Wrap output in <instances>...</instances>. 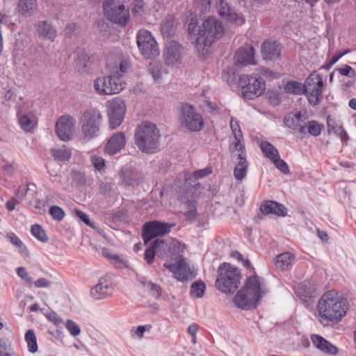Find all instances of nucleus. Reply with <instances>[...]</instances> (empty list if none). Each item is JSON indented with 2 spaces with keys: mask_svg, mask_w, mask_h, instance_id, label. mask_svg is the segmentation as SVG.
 <instances>
[{
  "mask_svg": "<svg viewBox=\"0 0 356 356\" xmlns=\"http://www.w3.org/2000/svg\"><path fill=\"white\" fill-rule=\"evenodd\" d=\"M259 147L264 155L270 161L280 155L277 149L267 140L259 141Z\"/></svg>",
  "mask_w": 356,
  "mask_h": 356,
  "instance_id": "obj_36",
  "label": "nucleus"
},
{
  "mask_svg": "<svg viewBox=\"0 0 356 356\" xmlns=\"http://www.w3.org/2000/svg\"><path fill=\"white\" fill-rule=\"evenodd\" d=\"M212 0H194L195 6L203 12L210 10Z\"/></svg>",
  "mask_w": 356,
  "mask_h": 356,
  "instance_id": "obj_55",
  "label": "nucleus"
},
{
  "mask_svg": "<svg viewBox=\"0 0 356 356\" xmlns=\"http://www.w3.org/2000/svg\"><path fill=\"white\" fill-rule=\"evenodd\" d=\"M216 288L223 293H233L241 284V273L234 266L224 263L218 267Z\"/></svg>",
  "mask_w": 356,
  "mask_h": 356,
  "instance_id": "obj_7",
  "label": "nucleus"
},
{
  "mask_svg": "<svg viewBox=\"0 0 356 356\" xmlns=\"http://www.w3.org/2000/svg\"><path fill=\"white\" fill-rule=\"evenodd\" d=\"M126 143L125 135L122 132L114 134L108 140L104 146V152L108 155H114L118 153Z\"/></svg>",
  "mask_w": 356,
  "mask_h": 356,
  "instance_id": "obj_23",
  "label": "nucleus"
},
{
  "mask_svg": "<svg viewBox=\"0 0 356 356\" xmlns=\"http://www.w3.org/2000/svg\"><path fill=\"white\" fill-rule=\"evenodd\" d=\"M24 339L27 343L28 350L30 353H35L38 351L37 339L33 330H28L25 334Z\"/></svg>",
  "mask_w": 356,
  "mask_h": 356,
  "instance_id": "obj_40",
  "label": "nucleus"
},
{
  "mask_svg": "<svg viewBox=\"0 0 356 356\" xmlns=\"http://www.w3.org/2000/svg\"><path fill=\"white\" fill-rule=\"evenodd\" d=\"M260 211L264 214H275L279 216H285L287 214L285 207L275 201H266L260 207Z\"/></svg>",
  "mask_w": 356,
  "mask_h": 356,
  "instance_id": "obj_30",
  "label": "nucleus"
},
{
  "mask_svg": "<svg viewBox=\"0 0 356 356\" xmlns=\"http://www.w3.org/2000/svg\"><path fill=\"white\" fill-rule=\"evenodd\" d=\"M235 163L234 169V175L237 180H242L247 174L248 163L246 160V156H240L232 159Z\"/></svg>",
  "mask_w": 356,
  "mask_h": 356,
  "instance_id": "obj_33",
  "label": "nucleus"
},
{
  "mask_svg": "<svg viewBox=\"0 0 356 356\" xmlns=\"http://www.w3.org/2000/svg\"><path fill=\"white\" fill-rule=\"evenodd\" d=\"M31 234L33 236L36 238L38 241L41 242L47 241V236L46 235L45 232L39 225H34L31 227Z\"/></svg>",
  "mask_w": 356,
  "mask_h": 356,
  "instance_id": "obj_46",
  "label": "nucleus"
},
{
  "mask_svg": "<svg viewBox=\"0 0 356 356\" xmlns=\"http://www.w3.org/2000/svg\"><path fill=\"white\" fill-rule=\"evenodd\" d=\"M224 32L222 22L213 16L207 17L201 25L195 16L188 24L189 38L194 43L202 59H206L211 54V44L215 40L220 38Z\"/></svg>",
  "mask_w": 356,
  "mask_h": 356,
  "instance_id": "obj_1",
  "label": "nucleus"
},
{
  "mask_svg": "<svg viewBox=\"0 0 356 356\" xmlns=\"http://www.w3.org/2000/svg\"><path fill=\"white\" fill-rule=\"evenodd\" d=\"M75 216L90 227H93L87 214L79 210H74Z\"/></svg>",
  "mask_w": 356,
  "mask_h": 356,
  "instance_id": "obj_59",
  "label": "nucleus"
},
{
  "mask_svg": "<svg viewBox=\"0 0 356 356\" xmlns=\"http://www.w3.org/2000/svg\"><path fill=\"white\" fill-rule=\"evenodd\" d=\"M177 22L174 13L167 14L161 20L160 31L165 38L170 37L175 34L177 29Z\"/></svg>",
  "mask_w": 356,
  "mask_h": 356,
  "instance_id": "obj_26",
  "label": "nucleus"
},
{
  "mask_svg": "<svg viewBox=\"0 0 356 356\" xmlns=\"http://www.w3.org/2000/svg\"><path fill=\"white\" fill-rule=\"evenodd\" d=\"M136 42L141 55L145 58L153 59L159 55V45L149 31L145 29L138 31Z\"/></svg>",
  "mask_w": 356,
  "mask_h": 356,
  "instance_id": "obj_10",
  "label": "nucleus"
},
{
  "mask_svg": "<svg viewBox=\"0 0 356 356\" xmlns=\"http://www.w3.org/2000/svg\"><path fill=\"white\" fill-rule=\"evenodd\" d=\"M202 106L203 109L207 112H213L217 108L216 104L209 100H205L202 104Z\"/></svg>",
  "mask_w": 356,
  "mask_h": 356,
  "instance_id": "obj_62",
  "label": "nucleus"
},
{
  "mask_svg": "<svg viewBox=\"0 0 356 356\" xmlns=\"http://www.w3.org/2000/svg\"><path fill=\"white\" fill-rule=\"evenodd\" d=\"M102 124V115L97 109L90 108L84 111L79 118V137L85 143L99 136Z\"/></svg>",
  "mask_w": 356,
  "mask_h": 356,
  "instance_id": "obj_5",
  "label": "nucleus"
},
{
  "mask_svg": "<svg viewBox=\"0 0 356 356\" xmlns=\"http://www.w3.org/2000/svg\"><path fill=\"white\" fill-rule=\"evenodd\" d=\"M19 124L26 132L33 131L37 125V118L32 109L22 108L17 113Z\"/></svg>",
  "mask_w": 356,
  "mask_h": 356,
  "instance_id": "obj_21",
  "label": "nucleus"
},
{
  "mask_svg": "<svg viewBox=\"0 0 356 356\" xmlns=\"http://www.w3.org/2000/svg\"><path fill=\"white\" fill-rule=\"evenodd\" d=\"M294 260V254L286 252L277 255L274 259V263L277 268L280 270H285L291 267Z\"/></svg>",
  "mask_w": 356,
  "mask_h": 356,
  "instance_id": "obj_32",
  "label": "nucleus"
},
{
  "mask_svg": "<svg viewBox=\"0 0 356 356\" xmlns=\"http://www.w3.org/2000/svg\"><path fill=\"white\" fill-rule=\"evenodd\" d=\"M306 134H309L313 136H318L320 135L322 127L321 124L316 121L312 120L308 122H305Z\"/></svg>",
  "mask_w": 356,
  "mask_h": 356,
  "instance_id": "obj_44",
  "label": "nucleus"
},
{
  "mask_svg": "<svg viewBox=\"0 0 356 356\" xmlns=\"http://www.w3.org/2000/svg\"><path fill=\"white\" fill-rule=\"evenodd\" d=\"M306 118L300 113H290L284 119L285 125L292 129L297 130L301 134H306Z\"/></svg>",
  "mask_w": 356,
  "mask_h": 356,
  "instance_id": "obj_25",
  "label": "nucleus"
},
{
  "mask_svg": "<svg viewBox=\"0 0 356 356\" xmlns=\"http://www.w3.org/2000/svg\"><path fill=\"white\" fill-rule=\"evenodd\" d=\"M51 154L54 160L65 161L70 159L72 155L71 149L65 145L56 147L51 149Z\"/></svg>",
  "mask_w": 356,
  "mask_h": 356,
  "instance_id": "obj_35",
  "label": "nucleus"
},
{
  "mask_svg": "<svg viewBox=\"0 0 356 356\" xmlns=\"http://www.w3.org/2000/svg\"><path fill=\"white\" fill-rule=\"evenodd\" d=\"M238 85L244 98L253 99L261 96L266 90V82L255 74H243L239 77Z\"/></svg>",
  "mask_w": 356,
  "mask_h": 356,
  "instance_id": "obj_8",
  "label": "nucleus"
},
{
  "mask_svg": "<svg viewBox=\"0 0 356 356\" xmlns=\"http://www.w3.org/2000/svg\"><path fill=\"white\" fill-rule=\"evenodd\" d=\"M315 293V289L309 283H302L296 288V295L302 300L307 301L313 297Z\"/></svg>",
  "mask_w": 356,
  "mask_h": 356,
  "instance_id": "obj_34",
  "label": "nucleus"
},
{
  "mask_svg": "<svg viewBox=\"0 0 356 356\" xmlns=\"http://www.w3.org/2000/svg\"><path fill=\"white\" fill-rule=\"evenodd\" d=\"M231 255L232 257L236 259L238 261H241L245 267H250V261L248 259H244L243 255L240 252L235 251L232 252Z\"/></svg>",
  "mask_w": 356,
  "mask_h": 356,
  "instance_id": "obj_61",
  "label": "nucleus"
},
{
  "mask_svg": "<svg viewBox=\"0 0 356 356\" xmlns=\"http://www.w3.org/2000/svg\"><path fill=\"white\" fill-rule=\"evenodd\" d=\"M156 126L149 122L140 124L135 134L136 143L142 152L153 153L159 147V134Z\"/></svg>",
  "mask_w": 356,
  "mask_h": 356,
  "instance_id": "obj_6",
  "label": "nucleus"
},
{
  "mask_svg": "<svg viewBox=\"0 0 356 356\" xmlns=\"http://www.w3.org/2000/svg\"><path fill=\"white\" fill-rule=\"evenodd\" d=\"M205 284L200 281L193 283L191 286V294L195 298H202L205 291Z\"/></svg>",
  "mask_w": 356,
  "mask_h": 356,
  "instance_id": "obj_48",
  "label": "nucleus"
},
{
  "mask_svg": "<svg viewBox=\"0 0 356 356\" xmlns=\"http://www.w3.org/2000/svg\"><path fill=\"white\" fill-rule=\"evenodd\" d=\"M12 349V341L9 339L0 338V355Z\"/></svg>",
  "mask_w": 356,
  "mask_h": 356,
  "instance_id": "obj_57",
  "label": "nucleus"
},
{
  "mask_svg": "<svg viewBox=\"0 0 356 356\" xmlns=\"http://www.w3.org/2000/svg\"><path fill=\"white\" fill-rule=\"evenodd\" d=\"M149 71L153 79L157 82H161L165 74V71L162 64L157 62L151 63L149 64Z\"/></svg>",
  "mask_w": 356,
  "mask_h": 356,
  "instance_id": "obj_38",
  "label": "nucleus"
},
{
  "mask_svg": "<svg viewBox=\"0 0 356 356\" xmlns=\"http://www.w3.org/2000/svg\"><path fill=\"white\" fill-rule=\"evenodd\" d=\"M38 34L47 39L53 40L56 37L55 29L47 22H40L38 25Z\"/></svg>",
  "mask_w": 356,
  "mask_h": 356,
  "instance_id": "obj_37",
  "label": "nucleus"
},
{
  "mask_svg": "<svg viewBox=\"0 0 356 356\" xmlns=\"http://www.w3.org/2000/svg\"><path fill=\"white\" fill-rule=\"evenodd\" d=\"M229 152L232 159L246 156L243 135L238 133L230 138Z\"/></svg>",
  "mask_w": 356,
  "mask_h": 356,
  "instance_id": "obj_27",
  "label": "nucleus"
},
{
  "mask_svg": "<svg viewBox=\"0 0 356 356\" xmlns=\"http://www.w3.org/2000/svg\"><path fill=\"white\" fill-rule=\"evenodd\" d=\"M152 325L147 324L145 325H140L137 327L135 330H132L131 332L133 336H136L138 339H142L145 332H148L151 330Z\"/></svg>",
  "mask_w": 356,
  "mask_h": 356,
  "instance_id": "obj_51",
  "label": "nucleus"
},
{
  "mask_svg": "<svg viewBox=\"0 0 356 356\" xmlns=\"http://www.w3.org/2000/svg\"><path fill=\"white\" fill-rule=\"evenodd\" d=\"M106 66L110 75L95 79L93 88L99 95L118 94L126 85L122 76L127 71L129 62L121 53H111L107 56Z\"/></svg>",
  "mask_w": 356,
  "mask_h": 356,
  "instance_id": "obj_2",
  "label": "nucleus"
},
{
  "mask_svg": "<svg viewBox=\"0 0 356 356\" xmlns=\"http://www.w3.org/2000/svg\"><path fill=\"white\" fill-rule=\"evenodd\" d=\"M109 127L111 129L118 127L123 119L126 111L124 102L119 97H115L106 104Z\"/></svg>",
  "mask_w": 356,
  "mask_h": 356,
  "instance_id": "obj_14",
  "label": "nucleus"
},
{
  "mask_svg": "<svg viewBox=\"0 0 356 356\" xmlns=\"http://www.w3.org/2000/svg\"><path fill=\"white\" fill-rule=\"evenodd\" d=\"M49 213L52 218L56 220H62L65 216V212L63 210L57 206L51 207L49 210Z\"/></svg>",
  "mask_w": 356,
  "mask_h": 356,
  "instance_id": "obj_53",
  "label": "nucleus"
},
{
  "mask_svg": "<svg viewBox=\"0 0 356 356\" xmlns=\"http://www.w3.org/2000/svg\"><path fill=\"white\" fill-rule=\"evenodd\" d=\"M311 340L314 346L324 353L336 355L339 349L318 334H312Z\"/></svg>",
  "mask_w": 356,
  "mask_h": 356,
  "instance_id": "obj_28",
  "label": "nucleus"
},
{
  "mask_svg": "<svg viewBox=\"0 0 356 356\" xmlns=\"http://www.w3.org/2000/svg\"><path fill=\"white\" fill-rule=\"evenodd\" d=\"M183 58V48L181 44L175 40L166 43L163 58L168 66L176 67L181 64Z\"/></svg>",
  "mask_w": 356,
  "mask_h": 356,
  "instance_id": "obj_19",
  "label": "nucleus"
},
{
  "mask_svg": "<svg viewBox=\"0 0 356 356\" xmlns=\"http://www.w3.org/2000/svg\"><path fill=\"white\" fill-rule=\"evenodd\" d=\"M76 128V120L70 115L60 117L55 124V131L58 138L64 142L73 138Z\"/></svg>",
  "mask_w": 356,
  "mask_h": 356,
  "instance_id": "obj_15",
  "label": "nucleus"
},
{
  "mask_svg": "<svg viewBox=\"0 0 356 356\" xmlns=\"http://www.w3.org/2000/svg\"><path fill=\"white\" fill-rule=\"evenodd\" d=\"M171 227V225L159 221L146 223L144 225L143 234L145 244L149 245V241L152 238L170 232Z\"/></svg>",
  "mask_w": 356,
  "mask_h": 356,
  "instance_id": "obj_20",
  "label": "nucleus"
},
{
  "mask_svg": "<svg viewBox=\"0 0 356 356\" xmlns=\"http://www.w3.org/2000/svg\"><path fill=\"white\" fill-rule=\"evenodd\" d=\"M261 53L264 59H275L280 54V44L273 40H268L264 42L261 47Z\"/></svg>",
  "mask_w": 356,
  "mask_h": 356,
  "instance_id": "obj_29",
  "label": "nucleus"
},
{
  "mask_svg": "<svg viewBox=\"0 0 356 356\" xmlns=\"http://www.w3.org/2000/svg\"><path fill=\"white\" fill-rule=\"evenodd\" d=\"M346 300L335 290L325 292L318 300L316 317L322 325L338 323L347 311Z\"/></svg>",
  "mask_w": 356,
  "mask_h": 356,
  "instance_id": "obj_3",
  "label": "nucleus"
},
{
  "mask_svg": "<svg viewBox=\"0 0 356 356\" xmlns=\"http://www.w3.org/2000/svg\"><path fill=\"white\" fill-rule=\"evenodd\" d=\"M271 161L273 163L276 168L281 172L285 175L289 174L290 170L287 163L280 158V155H278Z\"/></svg>",
  "mask_w": 356,
  "mask_h": 356,
  "instance_id": "obj_49",
  "label": "nucleus"
},
{
  "mask_svg": "<svg viewBox=\"0 0 356 356\" xmlns=\"http://www.w3.org/2000/svg\"><path fill=\"white\" fill-rule=\"evenodd\" d=\"M211 173L210 168H204L194 172L193 176L195 179H198L204 177Z\"/></svg>",
  "mask_w": 356,
  "mask_h": 356,
  "instance_id": "obj_60",
  "label": "nucleus"
},
{
  "mask_svg": "<svg viewBox=\"0 0 356 356\" xmlns=\"http://www.w3.org/2000/svg\"><path fill=\"white\" fill-rule=\"evenodd\" d=\"M173 259H177L175 264L167 262L164 264V266L174 274L175 278L181 282H185L192 279L193 277V272L180 254Z\"/></svg>",
  "mask_w": 356,
  "mask_h": 356,
  "instance_id": "obj_18",
  "label": "nucleus"
},
{
  "mask_svg": "<svg viewBox=\"0 0 356 356\" xmlns=\"http://www.w3.org/2000/svg\"><path fill=\"white\" fill-rule=\"evenodd\" d=\"M103 255L108 258L113 264L118 268H123L126 266L125 262L120 258L117 254L111 253L108 250L104 249L102 251Z\"/></svg>",
  "mask_w": 356,
  "mask_h": 356,
  "instance_id": "obj_45",
  "label": "nucleus"
},
{
  "mask_svg": "<svg viewBox=\"0 0 356 356\" xmlns=\"http://www.w3.org/2000/svg\"><path fill=\"white\" fill-rule=\"evenodd\" d=\"M105 16L111 22L125 26L129 21V12L125 6L113 0H106L103 3Z\"/></svg>",
  "mask_w": 356,
  "mask_h": 356,
  "instance_id": "obj_11",
  "label": "nucleus"
},
{
  "mask_svg": "<svg viewBox=\"0 0 356 356\" xmlns=\"http://www.w3.org/2000/svg\"><path fill=\"white\" fill-rule=\"evenodd\" d=\"M138 281L144 287L156 293V294H159V287L157 285L149 282L145 277H140L138 278Z\"/></svg>",
  "mask_w": 356,
  "mask_h": 356,
  "instance_id": "obj_52",
  "label": "nucleus"
},
{
  "mask_svg": "<svg viewBox=\"0 0 356 356\" xmlns=\"http://www.w3.org/2000/svg\"><path fill=\"white\" fill-rule=\"evenodd\" d=\"M179 121L181 127L191 131H200L204 127L202 115L188 104L181 106Z\"/></svg>",
  "mask_w": 356,
  "mask_h": 356,
  "instance_id": "obj_9",
  "label": "nucleus"
},
{
  "mask_svg": "<svg viewBox=\"0 0 356 356\" xmlns=\"http://www.w3.org/2000/svg\"><path fill=\"white\" fill-rule=\"evenodd\" d=\"M216 7L219 15L225 20L237 26L245 23V17L241 13L236 12L225 0H216Z\"/></svg>",
  "mask_w": 356,
  "mask_h": 356,
  "instance_id": "obj_17",
  "label": "nucleus"
},
{
  "mask_svg": "<svg viewBox=\"0 0 356 356\" xmlns=\"http://www.w3.org/2000/svg\"><path fill=\"white\" fill-rule=\"evenodd\" d=\"M38 9L36 0H18L17 10L24 17L33 15Z\"/></svg>",
  "mask_w": 356,
  "mask_h": 356,
  "instance_id": "obj_31",
  "label": "nucleus"
},
{
  "mask_svg": "<svg viewBox=\"0 0 356 356\" xmlns=\"http://www.w3.org/2000/svg\"><path fill=\"white\" fill-rule=\"evenodd\" d=\"M34 285L38 288H47L50 286V282L45 278H40L34 282Z\"/></svg>",
  "mask_w": 356,
  "mask_h": 356,
  "instance_id": "obj_64",
  "label": "nucleus"
},
{
  "mask_svg": "<svg viewBox=\"0 0 356 356\" xmlns=\"http://www.w3.org/2000/svg\"><path fill=\"white\" fill-rule=\"evenodd\" d=\"M112 292V284L106 277H101L98 283L90 289V295L95 300L104 299Z\"/></svg>",
  "mask_w": 356,
  "mask_h": 356,
  "instance_id": "obj_24",
  "label": "nucleus"
},
{
  "mask_svg": "<svg viewBox=\"0 0 356 356\" xmlns=\"http://www.w3.org/2000/svg\"><path fill=\"white\" fill-rule=\"evenodd\" d=\"M285 90L289 93L301 95L305 93L304 84L296 81H289L285 86Z\"/></svg>",
  "mask_w": 356,
  "mask_h": 356,
  "instance_id": "obj_41",
  "label": "nucleus"
},
{
  "mask_svg": "<svg viewBox=\"0 0 356 356\" xmlns=\"http://www.w3.org/2000/svg\"><path fill=\"white\" fill-rule=\"evenodd\" d=\"M145 252V259L149 264L152 262L155 254L161 259H164L166 252L161 250V247H169V251L176 254L179 252V242L177 240L170 238L168 240L156 239L154 241Z\"/></svg>",
  "mask_w": 356,
  "mask_h": 356,
  "instance_id": "obj_12",
  "label": "nucleus"
},
{
  "mask_svg": "<svg viewBox=\"0 0 356 356\" xmlns=\"http://www.w3.org/2000/svg\"><path fill=\"white\" fill-rule=\"evenodd\" d=\"M136 172L127 168L122 169L120 174L121 182L125 186H132L136 183Z\"/></svg>",
  "mask_w": 356,
  "mask_h": 356,
  "instance_id": "obj_39",
  "label": "nucleus"
},
{
  "mask_svg": "<svg viewBox=\"0 0 356 356\" xmlns=\"http://www.w3.org/2000/svg\"><path fill=\"white\" fill-rule=\"evenodd\" d=\"M18 276L26 282L31 283L33 282L32 277L29 275V273L24 267H19L17 269Z\"/></svg>",
  "mask_w": 356,
  "mask_h": 356,
  "instance_id": "obj_56",
  "label": "nucleus"
},
{
  "mask_svg": "<svg viewBox=\"0 0 356 356\" xmlns=\"http://www.w3.org/2000/svg\"><path fill=\"white\" fill-rule=\"evenodd\" d=\"M230 127L232 131L233 136H236V134H238L240 135H243L241 130L239 127L238 122L236 120L232 119L230 121Z\"/></svg>",
  "mask_w": 356,
  "mask_h": 356,
  "instance_id": "obj_63",
  "label": "nucleus"
},
{
  "mask_svg": "<svg viewBox=\"0 0 356 356\" xmlns=\"http://www.w3.org/2000/svg\"><path fill=\"white\" fill-rule=\"evenodd\" d=\"M133 13L136 15H141L144 11V3L142 0H136L133 6Z\"/></svg>",
  "mask_w": 356,
  "mask_h": 356,
  "instance_id": "obj_58",
  "label": "nucleus"
},
{
  "mask_svg": "<svg viewBox=\"0 0 356 356\" xmlns=\"http://www.w3.org/2000/svg\"><path fill=\"white\" fill-rule=\"evenodd\" d=\"M265 293L264 280L257 276H250L244 286L234 297L233 301L241 309H251L256 307Z\"/></svg>",
  "mask_w": 356,
  "mask_h": 356,
  "instance_id": "obj_4",
  "label": "nucleus"
},
{
  "mask_svg": "<svg viewBox=\"0 0 356 356\" xmlns=\"http://www.w3.org/2000/svg\"><path fill=\"white\" fill-rule=\"evenodd\" d=\"M216 7L219 15L225 20L237 26L245 23V17L241 13L236 12L225 0H216Z\"/></svg>",
  "mask_w": 356,
  "mask_h": 356,
  "instance_id": "obj_16",
  "label": "nucleus"
},
{
  "mask_svg": "<svg viewBox=\"0 0 356 356\" xmlns=\"http://www.w3.org/2000/svg\"><path fill=\"white\" fill-rule=\"evenodd\" d=\"M305 93L311 104L318 103L323 89V82L320 74L313 72L306 79L304 83Z\"/></svg>",
  "mask_w": 356,
  "mask_h": 356,
  "instance_id": "obj_13",
  "label": "nucleus"
},
{
  "mask_svg": "<svg viewBox=\"0 0 356 356\" xmlns=\"http://www.w3.org/2000/svg\"><path fill=\"white\" fill-rule=\"evenodd\" d=\"M8 238L10 243L17 248L19 252L24 256L28 254L27 249L22 241L13 233H10L8 235Z\"/></svg>",
  "mask_w": 356,
  "mask_h": 356,
  "instance_id": "obj_42",
  "label": "nucleus"
},
{
  "mask_svg": "<svg viewBox=\"0 0 356 356\" xmlns=\"http://www.w3.org/2000/svg\"><path fill=\"white\" fill-rule=\"evenodd\" d=\"M234 61L237 65H255L257 61L254 48L251 45L239 48L235 54Z\"/></svg>",
  "mask_w": 356,
  "mask_h": 356,
  "instance_id": "obj_22",
  "label": "nucleus"
},
{
  "mask_svg": "<svg viewBox=\"0 0 356 356\" xmlns=\"http://www.w3.org/2000/svg\"><path fill=\"white\" fill-rule=\"evenodd\" d=\"M337 70L341 76L356 79V72L348 65H345L337 69Z\"/></svg>",
  "mask_w": 356,
  "mask_h": 356,
  "instance_id": "obj_50",
  "label": "nucleus"
},
{
  "mask_svg": "<svg viewBox=\"0 0 356 356\" xmlns=\"http://www.w3.org/2000/svg\"><path fill=\"white\" fill-rule=\"evenodd\" d=\"M45 317L55 325L59 326L63 323V319L54 312L44 314Z\"/></svg>",
  "mask_w": 356,
  "mask_h": 356,
  "instance_id": "obj_54",
  "label": "nucleus"
},
{
  "mask_svg": "<svg viewBox=\"0 0 356 356\" xmlns=\"http://www.w3.org/2000/svg\"><path fill=\"white\" fill-rule=\"evenodd\" d=\"M65 327L70 334L73 337H78L81 332L80 326L72 320L69 319L66 321Z\"/></svg>",
  "mask_w": 356,
  "mask_h": 356,
  "instance_id": "obj_47",
  "label": "nucleus"
},
{
  "mask_svg": "<svg viewBox=\"0 0 356 356\" xmlns=\"http://www.w3.org/2000/svg\"><path fill=\"white\" fill-rule=\"evenodd\" d=\"M90 160L92 166L97 171H98L100 173H103L105 172V160L102 156L94 154L90 156Z\"/></svg>",
  "mask_w": 356,
  "mask_h": 356,
  "instance_id": "obj_43",
  "label": "nucleus"
}]
</instances>
